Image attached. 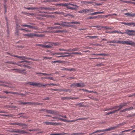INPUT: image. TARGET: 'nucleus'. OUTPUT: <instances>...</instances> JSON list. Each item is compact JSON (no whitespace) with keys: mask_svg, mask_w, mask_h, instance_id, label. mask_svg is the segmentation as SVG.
<instances>
[{"mask_svg":"<svg viewBox=\"0 0 135 135\" xmlns=\"http://www.w3.org/2000/svg\"><path fill=\"white\" fill-rule=\"evenodd\" d=\"M15 132L19 133L21 134H25L26 133V132L22 130H20L19 129H15Z\"/></svg>","mask_w":135,"mask_h":135,"instance_id":"6e6552de","label":"nucleus"},{"mask_svg":"<svg viewBox=\"0 0 135 135\" xmlns=\"http://www.w3.org/2000/svg\"><path fill=\"white\" fill-rule=\"evenodd\" d=\"M11 94H18L19 95L20 94L18 92H12L11 91Z\"/></svg>","mask_w":135,"mask_h":135,"instance_id":"4d7b16f0","label":"nucleus"},{"mask_svg":"<svg viewBox=\"0 0 135 135\" xmlns=\"http://www.w3.org/2000/svg\"><path fill=\"white\" fill-rule=\"evenodd\" d=\"M95 3V2L87 1V4H91L93 3Z\"/></svg>","mask_w":135,"mask_h":135,"instance_id":"bf43d9fd","label":"nucleus"},{"mask_svg":"<svg viewBox=\"0 0 135 135\" xmlns=\"http://www.w3.org/2000/svg\"><path fill=\"white\" fill-rule=\"evenodd\" d=\"M77 83H74L71 84L70 85V87H72L73 86L77 87Z\"/></svg>","mask_w":135,"mask_h":135,"instance_id":"f704fd0d","label":"nucleus"},{"mask_svg":"<svg viewBox=\"0 0 135 135\" xmlns=\"http://www.w3.org/2000/svg\"><path fill=\"white\" fill-rule=\"evenodd\" d=\"M41 111H44V112H46L48 113H50L51 114H53L54 113L53 111H52L50 110H47L45 109H42L41 110Z\"/></svg>","mask_w":135,"mask_h":135,"instance_id":"ddd939ff","label":"nucleus"},{"mask_svg":"<svg viewBox=\"0 0 135 135\" xmlns=\"http://www.w3.org/2000/svg\"><path fill=\"white\" fill-rule=\"evenodd\" d=\"M126 105V104H121L119 106H115L113 107V108H110L109 109H107L105 110H104V111H106V110H112V109H117L118 108H119L118 109L113 110L112 112H109L108 113H106V115H108L110 114H112L115 113L117 111H118L120 109L123 107L124 106Z\"/></svg>","mask_w":135,"mask_h":135,"instance_id":"f257e3e1","label":"nucleus"},{"mask_svg":"<svg viewBox=\"0 0 135 135\" xmlns=\"http://www.w3.org/2000/svg\"><path fill=\"white\" fill-rule=\"evenodd\" d=\"M125 33H126L129 36H135V30H126Z\"/></svg>","mask_w":135,"mask_h":135,"instance_id":"20e7f679","label":"nucleus"},{"mask_svg":"<svg viewBox=\"0 0 135 135\" xmlns=\"http://www.w3.org/2000/svg\"><path fill=\"white\" fill-rule=\"evenodd\" d=\"M42 83H35V86L40 87L41 86Z\"/></svg>","mask_w":135,"mask_h":135,"instance_id":"c85d7f7f","label":"nucleus"},{"mask_svg":"<svg viewBox=\"0 0 135 135\" xmlns=\"http://www.w3.org/2000/svg\"><path fill=\"white\" fill-rule=\"evenodd\" d=\"M50 135H58V133H51L50 134Z\"/></svg>","mask_w":135,"mask_h":135,"instance_id":"774afa93","label":"nucleus"},{"mask_svg":"<svg viewBox=\"0 0 135 135\" xmlns=\"http://www.w3.org/2000/svg\"><path fill=\"white\" fill-rule=\"evenodd\" d=\"M77 12H78V13H86L85 9L81 10L80 11H79Z\"/></svg>","mask_w":135,"mask_h":135,"instance_id":"7c9ffc66","label":"nucleus"},{"mask_svg":"<svg viewBox=\"0 0 135 135\" xmlns=\"http://www.w3.org/2000/svg\"><path fill=\"white\" fill-rule=\"evenodd\" d=\"M63 90V91H65V92H67V91H69V92H70L71 91V89H64L63 90Z\"/></svg>","mask_w":135,"mask_h":135,"instance_id":"c9c22d12","label":"nucleus"},{"mask_svg":"<svg viewBox=\"0 0 135 135\" xmlns=\"http://www.w3.org/2000/svg\"><path fill=\"white\" fill-rule=\"evenodd\" d=\"M30 58L26 57L24 56H22L21 60H24L25 59H30Z\"/></svg>","mask_w":135,"mask_h":135,"instance_id":"58836bf2","label":"nucleus"},{"mask_svg":"<svg viewBox=\"0 0 135 135\" xmlns=\"http://www.w3.org/2000/svg\"><path fill=\"white\" fill-rule=\"evenodd\" d=\"M122 41L120 40L115 41V40H113L111 41L112 43H117L120 44H122Z\"/></svg>","mask_w":135,"mask_h":135,"instance_id":"a211bd4d","label":"nucleus"},{"mask_svg":"<svg viewBox=\"0 0 135 135\" xmlns=\"http://www.w3.org/2000/svg\"><path fill=\"white\" fill-rule=\"evenodd\" d=\"M49 85L56 86L57 85L53 83H50L47 85Z\"/></svg>","mask_w":135,"mask_h":135,"instance_id":"6e6d98bb","label":"nucleus"},{"mask_svg":"<svg viewBox=\"0 0 135 135\" xmlns=\"http://www.w3.org/2000/svg\"><path fill=\"white\" fill-rule=\"evenodd\" d=\"M42 47L46 48L51 47V46L49 45H43L42 46Z\"/></svg>","mask_w":135,"mask_h":135,"instance_id":"473e14b6","label":"nucleus"},{"mask_svg":"<svg viewBox=\"0 0 135 135\" xmlns=\"http://www.w3.org/2000/svg\"><path fill=\"white\" fill-rule=\"evenodd\" d=\"M135 97V93L132 94H130L128 95V97Z\"/></svg>","mask_w":135,"mask_h":135,"instance_id":"8fccbe9b","label":"nucleus"},{"mask_svg":"<svg viewBox=\"0 0 135 135\" xmlns=\"http://www.w3.org/2000/svg\"><path fill=\"white\" fill-rule=\"evenodd\" d=\"M55 5L56 6H63L65 7L66 5L65 4V3H61L60 4H55Z\"/></svg>","mask_w":135,"mask_h":135,"instance_id":"4be33fe9","label":"nucleus"},{"mask_svg":"<svg viewBox=\"0 0 135 135\" xmlns=\"http://www.w3.org/2000/svg\"><path fill=\"white\" fill-rule=\"evenodd\" d=\"M59 55H64V54H67L69 55V53L68 52H59Z\"/></svg>","mask_w":135,"mask_h":135,"instance_id":"09e8293b","label":"nucleus"},{"mask_svg":"<svg viewBox=\"0 0 135 135\" xmlns=\"http://www.w3.org/2000/svg\"><path fill=\"white\" fill-rule=\"evenodd\" d=\"M61 23H62L63 24H64V25H66V26H66L67 27H75V25H67L66 24H67V22H65L63 21H61Z\"/></svg>","mask_w":135,"mask_h":135,"instance_id":"9b49d317","label":"nucleus"},{"mask_svg":"<svg viewBox=\"0 0 135 135\" xmlns=\"http://www.w3.org/2000/svg\"><path fill=\"white\" fill-rule=\"evenodd\" d=\"M104 12H96L94 13H90L89 14V15H95L97 14H100L102 13H103Z\"/></svg>","mask_w":135,"mask_h":135,"instance_id":"2eb2a0df","label":"nucleus"},{"mask_svg":"<svg viewBox=\"0 0 135 135\" xmlns=\"http://www.w3.org/2000/svg\"><path fill=\"white\" fill-rule=\"evenodd\" d=\"M55 8L50 7V11L55 10Z\"/></svg>","mask_w":135,"mask_h":135,"instance_id":"0e129e2a","label":"nucleus"},{"mask_svg":"<svg viewBox=\"0 0 135 135\" xmlns=\"http://www.w3.org/2000/svg\"><path fill=\"white\" fill-rule=\"evenodd\" d=\"M86 13L91 12L93 11L94 10L92 9H85Z\"/></svg>","mask_w":135,"mask_h":135,"instance_id":"412c9836","label":"nucleus"},{"mask_svg":"<svg viewBox=\"0 0 135 135\" xmlns=\"http://www.w3.org/2000/svg\"><path fill=\"white\" fill-rule=\"evenodd\" d=\"M54 25H59L60 26H66V25L63 24L62 23H61L58 22L55 23H54Z\"/></svg>","mask_w":135,"mask_h":135,"instance_id":"2f4dec72","label":"nucleus"},{"mask_svg":"<svg viewBox=\"0 0 135 135\" xmlns=\"http://www.w3.org/2000/svg\"><path fill=\"white\" fill-rule=\"evenodd\" d=\"M104 132V129L98 130L93 132V133H95L97 132Z\"/></svg>","mask_w":135,"mask_h":135,"instance_id":"393cba45","label":"nucleus"},{"mask_svg":"<svg viewBox=\"0 0 135 135\" xmlns=\"http://www.w3.org/2000/svg\"><path fill=\"white\" fill-rule=\"evenodd\" d=\"M118 127L117 126H114L113 127H111L109 128L106 129H104V131H111V130H113L115 128H116Z\"/></svg>","mask_w":135,"mask_h":135,"instance_id":"4468645a","label":"nucleus"},{"mask_svg":"<svg viewBox=\"0 0 135 135\" xmlns=\"http://www.w3.org/2000/svg\"><path fill=\"white\" fill-rule=\"evenodd\" d=\"M76 98H77L69 97H62L61 98V99L62 100H69L70 99L73 100L74 99H75Z\"/></svg>","mask_w":135,"mask_h":135,"instance_id":"1a4fd4ad","label":"nucleus"},{"mask_svg":"<svg viewBox=\"0 0 135 135\" xmlns=\"http://www.w3.org/2000/svg\"><path fill=\"white\" fill-rule=\"evenodd\" d=\"M27 27L30 28H32L34 29H35L37 28L33 26V25L31 26L28 25Z\"/></svg>","mask_w":135,"mask_h":135,"instance_id":"a878e982","label":"nucleus"},{"mask_svg":"<svg viewBox=\"0 0 135 135\" xmlns=\"http://www.w3.org/2000/svg\"><path fill=\"white\" fill-rule=\"evenodd\" d=\"M52 118L53 119H58L61 121H63L64 122L66 121V119H64L62 118H59L57 117H52Z\"/></svg>","mask_w":135,"mask_h":135,"instance_id":"6ab92c4d","label":"nucleus"},{"mask_svg":"<svg viewBox=\"0 0 135 135\" xmlns=\"http://www.w3.org/2000/svg\"><path fill=\"white\" fill-rule=\"evenodd\" d=\"M122 44H127L128 45H130L131 46H132L133 47H134V46L135 45V43H134V42H132V41H122Z\"/></svg>","mask_w":135,"mask_h":135,"instance_id":"39448f33","label":"nucleus"},{"mask_svg":"<svg viewBox=\"0 0 135 135\" xmlns=\"http://www.w3.org/2000/svg\"><path fill=\"white\" fill-rule=\"evenodd\" d=\"M52 44L54 45L55 46H57L59 45V43L58 42H53L52 43Z\"/></svg>","mask_w":135,"mask_h":135,"instance_id":"de8ad7c7","label":"nucleus"},{"mask_svg":"<svg viewBox=\"0 0 135 135\" xmlns=\"http://www.w3.org/2000/svg\"><path fill=\"white\" fill-rule=\"evenodd\" d=\"M67 63V62H66V61H61V60H60V61H59L60 63L65 64L66 63Z\"/></svg>","mask_w":135,"mask_h":135,"instance_id":"a18cd8bd","label":"nucleus"},{"mask_svg":"<svg viewBox=\"0 0 135 135\" xmlns=\"http://www.w3.org/2000/svg\"><path fill=\"white\" fill-rule=\"evenodd\" d=\"M6 24L7 28V32L8 33L9 32V26H8V22H6Z\"/></svg>","mask_w":135,"mask_h":135,"instance_id":"4c0bfd02","label":"nucleus"},{"mask_svg":"<svg viewBox=\"0 0 135 135\" xmlns=\"http://www.w3.org/2000/svg\"><path fill=\"white\" fill-rule=\"evenodd\" d=\"M125 15H126L129 17H134L135 16V13H131L129 12L126 13H124Z\"/></svg>","mask_w":135,"mask_h":135,"instance_id":"f8f14e48","label":"nucleus"},{"mask_svg":"<svg viewBox=\"0 0 135 135\" xmlns=\"http://www.w3.org/2000/svg\"><path fill=\"white\" fill-rule=\"evenodd\" d=\"M25 36L27 37L28 38H33L34 36L40 37L41 35L37 34L34 33H29L27 34H23Z\"/></svg>","mask_w":135,"mask_h":135,"instance_id":"7ed1b4c3","label":"nucleus"},{"mask_svg":"<svg viewBox=\"0 0 135 135\" xmlns=\"http://www.w3.org/2000/svg\"><path fill=\"white\" fill-rule=\"evenodd\" d=\"M91 55H94L96 56L98 55H100L102 56H108L109 55V54H105L104 53H100V54H95V53H92L91 54Z\"/></svg>","mask_w":135,"mask_h":135,"instance_id":"9d476101","label":"nucleus"},{"mask_svg":"<svg viewBox=\"0 0 135 135\" xmlns=\"http://www.w3.org/2000/svg\"><path fill=\"white\" fill-rule=\"evenodd\" d=\"M60 60H57L56 61H52L51 62L52 63H55L56 62H58L59 63Z\"/></svg>","mask_w":135,"mask_h":135,"instance_id":"3c124183","label":"nucleus"},{"mask_svg":"<svg viewBox=\"0 0 135 135\" xmlns=\"http://www.w3.org/2000/svg\"><path fill=\"white\" fill-rule=\"evenodd\" d=\"M83 133H74L70 134V135H79L82 134Z\"/></svg>","mask_w":135,"mask_h":135,"instance_id":"72a5a7b5","label":"nucleus"},{"mask_svg":"<svg viewBox=\"0 0 135 135\" xmlns=\"http://www.w3.org/2000/svg\"><path fill=\"white\" fill-rule=\"evenodd\" d=\"M65 30H58V33L59 32H61L62 33H63L64 32Z\"/></svg>","mask_w":135,"mask_h":135,"instance_id":"e2e57ef3","label":"nucleus"},{"mask_svg":"<svg viewBox=\"0 0 135 135\" xmlns=\"http://www.w3.org/2000/svg\"><path fill=\"white\" fill-rule=\"evenodd\" d=\"M81 3L83 4H87V1H82L81 2Z\"/></svg>","mask_w":135,"mask_h":135,"instance_id":"49530a36","label":"nucleus"},{"mask_svg":"<svg viewBox=\"0 0 135 135\" xmlns=\"http://www.w3.org/2000/svg\"><path fill=\"white\" fill-rule=\"evenodd\" d=\"M15 33L16 35H18L19 34V30H15Z\"/></svg>","mask_w":135,"mask_h":135,"instance_id":"864d4df0","label":"nucleus"},{"mask_svg":"<svg viewBox=\"0 0 135 135\" xmlns=\"http://www.w3.org/2000/svg\"><path fill=\"white\" fill-rule=\"evenodd\" d=\"M11 70H15L16 71V72H18L19 73L21 74H26V73L24 72L23 71H25V69H23L22 70H20V69H12Z\"/></svg>","mask_w":135,"mask_h":135,"instance_id":"0eeeda50","label":"nucleus"},{"mask_svg":"<svg viewBox=\"0 0 135 135\" xmlns=\"http://www.w3.org/2000/svg\"><path fill=\"white\" fill-rule=\"evenodd\" d=\"M77 121L76 119L75 120H73L70 121H67L66 120V121L67 122H74Z\"/></svg>","mask_w":135,"mask_h":135,"instance_id":"13d9d810","label":"nucleus"},{"mask_svg":"<svg viewBox=\"0 0 135 135\" xmlns=\"http://www.w3.org/2000/svg\"><path fill=\"white\" fill-rule=\"evenodd\" d=\"M117 33H121L122 34H123L124 33H125V32H123L120 31H118V32H117Z\"/></svg>","mask_w":135,"mask_h":135,"instance_id":"680f3d73","label":"nucleus"},{"mask_svg":"<svg viewBox=\"0 0 135 135\" xmlns=\"http://www.w3.org/2000/svg\"><path fill=\"white\" fill-rule=\"evenodd\" d=\"M61 70H66V71H75L76 70V69L74 68H71L70 69H68V68H64V67L62 68Z\"/></svg>","mask_w":135,"mask_h":135,"instance_id":"423d86ee","label":"nucleus"},{"mask_svg":"<svg viewBox=\"0 0 135 135\" xmlns=\"http://www.w3.org/2000/svg\"><path fill=\"white\" fill-rule=\"evenodd\" d=\"M35 82H29L27 83V84H28L30 85L35 86Z\"/></svg>","mask_w":135,"mask_h":135,"instance_id":"bb28decb","label":"nucleus"},{"mask_svg":"<svg viewBox=\"0 0 135 135\" xmlns=\"http://www.w3.org/2000/svg\"><path fill=\"white\" fill-rule=\"evenodd\" d=\"M65 133L63 132L61 133H58V135H64Z\"/></svg>","mask_w":135,"mask_h":135,"instance_id":"338daca9","label":"nucleus"},{"mask_svg":"<svg viewBox=\"0 0 135 135\" xmlns=\"http://www.w3.org/2000/svg\"><path fill=\"white\" fill-rule=\"evenodd\" d=\"M71 54H79L80 55H81V53L80 52H72V53H69V55Z\"/></svg>","mask_w":135,"mask_h":135,"instance_id":"cd10ccee","label":"nucleus"},{"mask_svg":"<svg viewBox=\"0 0 135 135\" xmlns=\"http://www.w3.org/2000/svg\"><path fill=\"white\" fill-rule=\"evenodd\" d=\"M67 23H70L71 24H80V22H79L77 21H72L70 22H67Z\"/></svg>","mask_w":135,"mask_h":135,"instance_id":"b1692460","label":"nucleus"},{"mask_svg":"<svg viewBox=\"0 0 135 135\" xmlns=\"http://www.w3.org/2000/svg\"><path fill=\"white\" fill-rule=\"evenodd\" d=\"M16 125L20 126H26V125L25 124L18 122H16Z\"/></svg>","mask_w":135,"mask_h":135,"instance_id":"5701e85b","label":"nucleus"},{"mask_svg":"<svg viewBox=\"0 0 135 135\" xmlns=\"http://www.w3.org/2000/svg\"><path fill=\"white\" fill-rule=\"evenodd\" d=\"M97 16H94L93 17H86V20H90V19H95L97 18Z\"/></svg>","mask_w":135,"mask_h":135,"instance_id":"c756f323","label":"nucleus"},{"mask_svg":"<svg viewBox=\"0 0 135 135\" xmlns=\"http://www.w3.org/2000/svg\"><path fill=\"white\" fill-rule=\"evenodd\" d=\"M6 63H7L12 64L15 65H16V62H13L11 61H8L6 62Z\"/></svg>","mask_w":135,"mask_h":135,"instance_id":"e433bc0d","label":"nucleus"},{"mask_svg":"<svg viewBox=\"0 0 135 135\" xmlns=\"http://www.w3.org/2000/svg\"><path fill=\"white\" fill-rule=\"evenodd\" d=\"M61 28V27L60 26H56L55 27H50L48 28L50 30L52 29H60Z\"/></svg>","mask_w":135,"mask_h":135,"instance_id":"f3484780","label":"nucleus"},{"mask_svg":"<svg viewBox=\"0 0 135 135\" xmlns=\"http://www.w3.org/2000/svg\"><path fill=\"white\" fill-rule=\"evenodd\" d=\"M67 79L69 80H71L74 79V77L73 76H71L70 77H69Z\"/></svg>","mask_w":135,"mask_h":135,"instance_id":"69168bd1","label":"nucleus"},{"mask_svg":"<svg viewBox=\"0 0 135 135\" xmlns=\"http://www.w3.org/2000/svg\"><path fill=\"white\" fill-rule=\"evenodd\" d=\"M47 10L50 11V7H39V10Z\"/></svg>","mask_w":135,"mask_h":135,"instance_id":"dca6fc26","label":"nucleus"},{"mask_svg":"<svg viewBox=\"0 0 135 135\" xmlns=\"http://www.w3.org/2000/svg\"><path fill=\"white\" fill-rule=\"evenodd\" d=\"M87 119V118H78L76 119L77 121L79 120H84Z\"/></svg>","mask_w":135,"mask_h":135,"instance_id":"79ce46f5","label":"nucleus"},{"mask_svg":"<svg viewBox=\"0 0 135 135\" xmlns=\"http://www.w3.org/2000/svg\"><path fill=\"white\" fill-rule=\"evenodd\" d=\"M44 123H45L46 125H54L55 123L53 122H44Z\"/></svg>","mask_w":135,"mask_h":135,"instance_id":"aec40b11","label":"nucleus"},{"mask_svg":"<svg viewBox=\"0 0 135 135\" xmlns=\"http://www.w3.org/2000/svg\"><path fill=\"white\" fill-rule=\"evenodd\" d=\"M65 4L66 5V8L67 10L70 9L72 10H75V11L77 10V8H76L75 7H71L69 6V5H71L75 6L77 7H78V6L77 5L73 4L68 3H65Z\"/></svg>","mask_w":135,"mask_h":135,"instance_id":"f03ea898","label":"nucleus"},{"mask_svg":"<svg viewBox=\"0 0 135 135\" xmlns=\"http://www.w3.org/2000/svg\"><path fill=\"white\" fill-rule=\"evenodd\" d=\"M80 83V87H83L85 86V85L83 83Z\"/></svg>","mask_w":135,"mask_h":135,"instance_id":"37998d69","label":"nucleus"},{"mask_svg":"<svg viewBox=\"0 0 135 135\" xmlns=\"http://www.w3.org/2000/svg\"><path fill=\"white\" fill-rule=\"evenodd\" d=\"M4 13L5 14L7 12V7H4Z\"/></svg>","mask_w":135,"mask_h":135,"instance_id":"603ef678","label":"nucleus"},{"mask_svg":"<svg viewBox=\"0 0 135 135\" xmlns=\"http://www.w3.org/2000/svg\"><path fill=\"white\" fill-rule=\"evenodd\" d=\"M79 50V49L77 48H73L72 49V50L73 51H78Z\"/></svg>","mask_w":135,"mask_h":135,"instance_id":"c03bdc74","label":"nucleus"},{"mask_svg":"<svg viewBox=\"0 0 135 135\" xmlns=\"http://www.w3.org/2000/svg\"><path fill=\"white\" fill-rule=\"evenodd\" d=\"M33 9H39V8L36 7H31V10Z\"/></svg>","mask_w":135,"mask_h":135,"instance_id":"052dcab7","label":"nucleus"},{"mask_svg":"<svg viewBox=\"0 0 135 135\" xmlns=\"http://www.w3.org/2000/svg\"><path fill=\"white\" fill-rule=\"evenodd\" d=\"M102 28H104L106 29H111V28H109L108 27H107V26H102Z\"/></svg>","mask_w":135,"mask_h":135,"instance_id":"5fc2aeb1","label":"nucleus"},{"mask_svg":"<svg viewBox=\"0 0 135 135\" xmlns=\"http://www.w3.org/2000/svg\"><path fill=\"white\" fill-rule=\"evenodd\" d=\"M36 74L44 75L46 76V73H36Z\"/></svg>","mask_w":135,"mask_h":135,"instance_id":"ea45409f","label":"nucleus"},{"mask_svg":"<svg viewBox=\"0 0 135 135\" xmlns=\"http://www.w3.org/2000/svg\"><path fill=\"white\" fill-rule=\"evenodd\" d=\"M88 37H89L90 38H91L92 39H93V38H97V37L98 36H88Z\"/></svg>","mask_w":135,"mask_h":135,"instance_id":"a19ab883","label":"nucleus"}]
</instances>
